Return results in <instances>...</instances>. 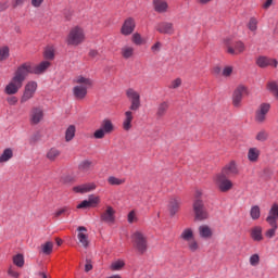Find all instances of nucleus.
Listing matches in <instances>:
<instances>
[{"label": "nucleus", "instance_id": "obj_1", "mask_svg": "<svg viewBox=\"0 0 278 278\" xmlns=\"http://www.w3.org/2000/svg\"><path fill=\"white\" fill-rule=\"evenodd\" d=\"M28 68L23 65L18 66L14 72L13 77L9 81V84L4 87V94L14 96L18 94V90L23 88V84L27 79Z\"/></svg>", "mask_w": 278, "mask_h": 278}, {"label": "nucleus", "instance_id": "obj_2", "mask_svg": "<svg viewBox=\"0 0 278 278\" xmlns=\"http://www.w3.org/2000/svg\"><path fill=\"white\" fill-rule=\"evenodd\" d=\"M75 86L73 87V96L76 101H84L88 97V89L92 88V79L84 76L76 77Z\"/></svg>", "mask_w": 278, "mask_h": 278}, {"label": "nucleus", "instance_id": "obj_3", "mask_svg": "<svg viewBox=\"0 0 278 278\" xmlns=\"http://www.w3.org/2000/svg\"><path fill=\"white\" fill-rule=\"evenodd\" d=\"M130 240L132 249H135V251L139 253V255H144V253L149 251V238L143 231H134L130 236Z\"/></svg>", "mask_w": 278, "mask_h": 278}, {"label": "nucleus", "instance_id": "obj_4", "mask_svg": "<svg viewBox=\"0 0 278 278\" xmlns=\"http://www.w3.org/2000/svg\"><path fill=\"white\" fill-rule=\"evenodd\" d=\"M199 197H201V192L197 191L195 193L197 199L193 201L192 207H193L194 220L199 223H203V220H207V218H210V212H207V207H205V203Z\"/></svg>", "mask_w": 278, "mask_h": 278}, {"label": "nucleus", "instance_id": "obj_5", "mask_svg": "<svg viewBox=\"0 0 278 278\" xmlns=\"http://www.w3.org/2000/svg\"><path fill=\"white\" fill-rule=\"evenodd\" d=\"M83 42H86V30L81 26L72 27L66 37L68 47H79Z\"/></svg>", "mask_w": 278, "mask_h": 278}, {"label": "nucleus", "instance_id": "obj_6", "mask_svg": "<svg viewBox=\"0 0 278 278\" xmlns=\"http://www.w3.org/2000/svg\"><path fill=\"white\" fill-rule=\"evenodd\" d=\"M126 97L130 101L129 110H131V112H138L142 105L140 101V92L134 88H128L126 90Z\"/></svg>", "mask_w": 278, "mask_h": 278}, {"label": "nucleus", "instance_id": "obj_7", "mask_svg": "<svg viewBox=\"0 0 278 278\" xmlns=\"http://www.w3.org/2000/svg\"><path fill=\"white\" fill-rule=\"evenodd\" d=\"M38 90V83L30 80L28 81L25 87L23 94L21 97V103H27L30 99H34L36 91Z\"/></svg>", "mask_w": 278, "mask_h": 278}, {"label": "nucleus", "instance_id": "obj_8", "mask_svg": "<svg viewBox=\"0 0 278 278\" xmlns=\"http://www.w3.org/2000/svg\"><path fill=\"white\" fill-rule=\"evenodd\" d=\"M269 112H270V103H266V102L261 103L255 111L254 121L260 125L266 123V117L268 116Z\"/></svg>", "mask_w": 278, "mask_h": 278}, {"label": "nucleus", "instance_id": "obj_9", "mask_svg": "<svg viewBox=\"0 0 278 278\" xmlns=\"http://www.w3.org/2000/svg\"><path fill=\"white\" fill-rule=\"evenodd\" d=\"M20 66H26L28 68L27 76L28 75H42L47 68L51 66V63L49 61H42L40 64L37 66H33L31 63L26 62L21 64Z\"/></svg>", "mask_w": 278, "mask_h": 278}, {"label": "nucleus", "instance_id": "obj_10", "mask_svg": "<svg viewBox=\"0 0 278 278\" xmlns=\"http://www.w3.org/2000/svg\"><path fill=\"white\" fill-rule=\"evenodd\" d=\"M215 184L220 192H229L233 188V182L226 175L218 174L215 177Z\"/></svg>", "mask_w": 278, "mask_h": 278}, {"label": "nucleus", "instance_id": "obj_11", "mask_svg": "<svg viewBox=\"0 0 278 278\" xmlns=\"http://www.w3.org/2000/svg\"><path fill=\"white\" fill-rule=\"evenodd\" d=\"M112 131H114V124H112L110 119H104L101 124V128L94 131L93 138L101 140L105 138V134H112Z\"/></svg>", "mask_w": 278, "mask_h": 278}, {"label": "nucleus", "instance_id": "obj_12", "mask_svg": "<svg viewBox=\"0 0 278 278\" xmlns=\"http://www.w3.org/2000/svg\"><path fill=\"white\" fill-rule=\"evenodd\" d=\"M100 220L106 223V225H114V223H116V210L111 205H108L100 214Z\"/></svg>", "mask_w": 278, "mask_h": 278}, {"label": "nucleus", "instance_id": "obj_13", "mask_svg": "<svg viewBox=\"0 0 278 278\" xmlns=\"http://www.w3.org/2000/svg\"><path fill=\"white\" fill-rule=\"evenodd\" d=\"M248 90L244 87V85H239L233 93H232V105L235 108H240L242 105V99H244V96L247 94Z\"/></svg>", "mask_w": 278, "mask_h": 278}, {"label": "nucleus", "instance_id": "obj_14", "mask_svg": "<svg viewBox=\"0 0 278 278\" xmlns=\"http://www.w3.org/2000/svg\"><path fill=\"white\" fill-rule=\"evenodd\" d=\"M159 34H166L167 36H173L175 34V25L170 22H161L155 27Z\"/></svg>", "mask_w": 278, "mask_h": 278}, {"label": "nucleus", "instance_id": "obj_15", "mask_svg": "<svg viewBox=\"0 0 278 278\" xmlns=\"http://www.w3.org/2000/svg\"><path fill=\"white\" fill-rule=\"evenodd\" d=\"M77 231H78L77 239L79 244H81L84 249H88L90 244V240L88 239V228L80 226L77 228Z\"/></svg>", "mask_w": 278, "mask_h": 278}, {"label": "nucleus", "instance_id": "obj_16", "mask_svg": "<svg viewBox=\"0 0 278 278\" xmlns=\"http://www.w3.org/2000/svg\"><path fill=\"white\" fill-rule=\"evenodd\" d=\"M256 64L260 68H266L267 66H273V68H277L278 61L276 59H270L267 56H258L256 60Z\"/></svg>", "mask_w": 278, "mask_h": 278}, {"label": "nucleus", "instance_id": "obj_17", "mask_svg": "<svg viewBox=\"0 0 278 278\" xmlns=\"http://www.w3.org/2000/svg\"><path fill=\"white\" fill-rule=\"evenodd\" d=\"M134 29H136V21L129 17L124 22L121 28V34H123V36H131V34H134Z\"/></svg>", "mask_w": 278, "mask_h": 278}, {"label": "nucleus", "instance_id": "obj_18", "mask_svg": "<svg viewBox=\"0 0 278 278\" xmlns=\"http://www.w3.org/2000/svg\"><path fill=\"white\" fill-rule=\"evenodd\" d=\"M239 173L240 170H238V165H236V162L231 161L222 169L220 175H225L226 177H236Z\"/></svg>", "mask_w": 278, "mask_h": 278}, {"label": "nucleus", "instance_id": "obj_19", "mask_svg": "<svg viewBox=\"0 0 278 278\" xmlns=\"http://www.w3.org/2000/svg\"><path fill=\"white\" fill-rule=\"evenodd\" d=\"M97 190V184L94 182H87L84 185H79L73 188V191L79 194H86L88 192H93Z\"/></svg>", "mask_w": 278, "mask_h": 278}, {"label": "nucleus", "instance_id": "obj_20", "mask_svg": "<svg viewBox=\"0 0 278 278\" xmlns=\"http://www.w3.org/2000/svg\"><path fill=\"white\" fill-rule=\"evenodd\" d=\"M45 118V112L40 108H33L30 111L31 125H38Z\"/></svg>", "mask_w": 278, "mask_h": 278}, {"label": "nucleus", "instance_id": "obj_21", "mask_svg": "<svg viewBox=\"0 0 278 278\" xmlns=\"http://www.w3.org/2000/svg\"><path fill=\"white\" fill-rule=\"evenodd\" d=\"M277 220H278V204L274 203L268 212V216L266 217V223L275 227V225H277Z\"/></svg>", "mask_w": 278, "mask_h": 278}, {"label": "nucleus", "instance_id": "obj_22", "mask_svg": "<svg viewBox=\"0 0 278 278\" xmlns=\"http://www.w3.org/2000/svg\"><path fill=\"white\" fill-rule=\"evenodd\" d=\"M244 49H247L244 42L236 41L233 43V47L227 46V53H229L230 55H239V53H244Z\"/></svg>", "mask_w": 278, "mask_h": 278}, {"label": "nucleus", "instance_id": "obj_23", "mask_svg": "<svg viewBox=\"0 0 278 278\" xmlns=\"http://www.w3.org/2000/svg\"><path fill=\"white\" fill-rule=\"evenodd\" d=\"M179 207H181V199L180 198H172L168 202L167 210L170 216H175L177 212H179Z\"/></svg>", "mask_w": 278, "mask_h": 278}, {"label": "nucleus", "instance_id": "obj_24", "mask_svg": "<svg viewBox=\"0 0 278 278\" xmlns=\"http://www.w3.org/2000/svg\"><path fill=\"white\" fill-rule=\"evenodd\" d=\"M198 233L200 238H203V240H210L212 236H214V231L208 225H201L198 228Z\"/></svg>", "mask_w": 278, "mask_h": 278}, {"label": "nucleus", "instance_id": "obj_25", "mask_svg": "<svg viewBox=\"0 0 278 278\" xmlns=\"http://www.w3.org/2000/svg\"><path fill=\"white\" fill-rule=\"evenodd\" d=\"M262 226H254L250 230V237L254 242H262L264 240V235H262Z\"/></svg>", "mask_w": 278, "mask_h": 278}, {"label": "nucleus", "instance_id": "obj_26", "mask_svg": "<svg viewBox=\"0 0 278 278\" xmlns=\"http://www.w3.org/2000/svg\"><path fill=\"white\" fill-rule=\"evenodd\" d=\"M153 5L155 12H159V14L168 12V2L166 0H153Z\"/></svg>", "mask_w": 278, "mask_h": 278}, {"label": "nucleus", "instance_id": "obj_27", "mask_svg": "<svg viewBox=\"0 0 278 278\" xmlns=\"http://www.w3.org/2000/svg\"><path fill=\"white\" fill-rule=\"evenodd\" d=\"M14 157V150L12 148H5L0 155V164H5Z\"/></svg>", "mask_w": 278, "mask_h": 278}, {"label": "nucleus", "instance_id": "obj_28", "mask_svg": "<svg viewBox=\"0 0 278 278\" xmlns=\"http://www.w3.org/2000/svg\"><path fill=\"white\" fill-rule=\"evenodd\" d=\"M266 90L273 94L274 99L278 101V83L277 80H269L266 84Z\"/></svg>", "mask_w": 278, "mask_h": 278}, {"label": "nucleus", "instance_id": "obj_29", "mask_svg": "<svg viewBox=\"0 0 278 278\" xmlns=\"http://www.w3.org/2000/svg\"><path fill=\"white\" fill-rule=\"evenodd\" d=\"M136 49L132 46H124L121 49V55L124 60H129L134 56Z\"/></svg>", "mask_w": 278, "mask_h": 278}, {"label": "nucleus", "instance_id": "obj_30", "mask_svg": "<svg viewBox=\"0 0 278 278\" xmlns=\"http://www.w3.org/2000/svg\"><path fill=\"white\" fill-rule=\"evenodd\" d=\"M131 121H134V113L131 111H126L123 122V128L125 131H129V129H131Z\"/></svg>", "mask_w": 278, "mask_h": 278}, {"label": "nucleus", "instance_id": "obj_31", "mask_svg": "<svg viewBox=\"0 0 278 278\" xmlns=\"http://www.w3.org/2000/svg\"><path fill=\"white\" fill-rule=\"evenodd\" d=\"M187 249L190 253H197V251H201V244H199L197 238L193 237V239L187 241Z\"/></svg>", "mask_w": 278, "mask_h": 278}, {"label": "nucleus", "instance_id": "obj_32", "mask_svg": "<svg viewBox=\"0 0 278 278\" xmlns=\"http://www.w3.org/2000/svg\"><path fill=\"white\" fill-rule=\"evenodd\" d=\"M94 166V163L90 160H84L78 164L79 173H89L90 168Z\"/></svg>", "mask_w": 278, "mask_h": 278}, {"label": "nucleus", "instance_id": "obj_33", "mask_svg": "<svg viewBox=\"0 0 278 278\" xmlns=\"http://www.w3.org/2000/svg\"><path fill=\"white\" fill-rule=\"evenodd\" d=\"M192 239H194V230L192 228H185L180 233V240L189 242Z\"/></svg>", "mask_w": 278, "mask_h": 278}, {"label": "nucleus", "instance_id": "obj_34", "mask_svg": "<svg viewBox=\"0 0 278 278\" xmlns=\"http://www.w3.org/2000/svg\"><path fill=\"white\" fill-rule=\"evenodd\" d=\"M168 102H161L156 109L157 118H164V116H166V112H168Z\"/></svg>", "mask_w": 278, "mask_h": 278}, {"label": "nucleus", "instance_id": "obj_35", "mask_svg": "<svg viewBox=\"0 0 278 278\" xmlns=\"http://www.w3.org/2000/svg\"><path fill=\"white\" fill-rule=\"evenodd\" d=\"M248 160L250 162H257V160H260V150L257 148H250L248 151Z\"/></svg>", "mask_w": 278, "mask_h": 278}, {"label": "nucleus", "instance_id": "obj_36", "mask_svg": "<svg viewBox=\"0 0 278 278\" xmlns=\"http://www.w3.org/2000/svg\"><path fill=\"white\" fill-rule=\"evenodd\" d=\"M41 253H43V255H51V253H53V242L47 241L41 244Z\"/></svg>", "mask_w": 278, "mask_h": 278}, {"label": "nucleus", "instance_id": "obj_37", "mask_svg": "<svg viewBox=\"0 0 278 278\" xmlns=\"http://www.w3.org/2000/svg\"><path fill=\"white\" fill-rule=\"evenodd\" d=\"M250 216L252 220H258L260 216H262V211L257 205H254L250 210Z\"/></svg>", "mask_w": 278, "mask_h": 278}, {"label": "nucleus", "instance_id": "obj_38", "mask_svg": "<svg viewBox=\"0 0 278 278\" xmlns=\"http://www.w3.org/2000/svg\"><path fill=\"white\" fill-rule=\"evenodd\" d=\"M108 184H110V186H123V184H125V178H117L115 176H110L108 178Z\"/></svg>", "mask_w": 278, "mask_h": 278}, {"label": "nucleus", "instance_id": "obj_39", "mask_svg": "<svg viewBox=\"0 0 278 278\" xmlns=\"http://www.w3.org/2000/svg\"><path fill=\"white\" fill-rule=\"evenodd\" d=\"M47 157L50 160V162H55L58 157H60V150L52 148L48 151Z\"/></svg>", "mask_w": 278, "mask_h": 278}, {"label": "nucleus", "instance_id": "obj_40", "mask_svg": "<svg viewBox=\"0 0 278 278\" xmlns=\"http://www.w3.org/2000/svg\"><path fill=\"white\" fill-rule=\"evenodd\" d=\"M10 58V47L3 46L0 48V62H4Z\"/></svg>", "mask_w": 278, "mask_h": 278}, {"label": "nucleus", "instance_id": "obj_41", "mask_svg": "<svg viewBox=\"0 0 278 278\" xmlns=\"http://www.w3.org/2000/svg\"><path fill=\"white\" fill-rule=\"evenodd\" d=\"M13 264H15V266H18V268H23V266H25V257H23L22 254H17L13 257Z\"/></svg>", "mask_w": 278, "mask_h": 278}, {"label": "nucleus", "instance_id": "obj_42", "mask_svg": "<svg viewBox=\"0 0 278 278\" xmlns=\"http://www.w3.org/2000/svg\"><path fill=\"white\" fill-rule=\"evenodd\" d=\"M75 131H76L75 125L68 126V128L65 131V139L73 140V138H75Z\"/></svg>", "mask_w": 278, "mask_h": 278}, {"label": "nucleus", "instance_id": "obj_43", "mask_svg": "<svg viewBox=\"0 0 278 278\" xmlns=\"http://www.w3.org/2000/svg\"><path fill=\"white\" fill-rule=\"evenodd\" d=\"M88 201L91 207H97L99 203H101V198H99V195H89Z\"/></svg>", "mask_w": 278, "mask_h": 278}, {"label": "nucleus", "instance_id": "obj_44", "mask_svg": "<svg viewBox=\"0 0 278 278\" xmlns=\"http://www.w3.org/2000/svg\"><path fill=\"white\" fill-rule=\"evenodd\" d=\"M132 42L134 45H137V47H140V45H144V39H142V36L138 33H135L132 35Z\"/></svg>", "mask_w": 278, "mask_h": 278}, {"label": "nucleus", "instance_id": "obj_45", "mask_svg": "<svg viewBox=\"0 0 278 278\" xmlns=\"http://www.w3.org/2000/svg\"><path fill=\"white\" fill-rule=\"evenodd\" d=\"M248 27L250 31H257V18L251 17Z\"/></svg>", "mask_w": 278, "mask_h": 278}, {"label": "nucleus", "instance_id": "obj_46", "mask_svg": "<svg viewBox=\"0 0 278 278\" xmlns=\"http://www.w3.org/2000/svg\"><path fill=\"white\" fill-rule=\"evenodd\" d=\"M271 228L268 229L266 232H265V236L266 238H275V233L277 232V229H278V226L277 224H275V226L273 225H269Z\"/></svg>", "mask_w": 278, "mask_h": 278}, {"label": "nucleus", "instance_id": "obj_47", "mask_svg": "<svg viewBox=\"0 0 278 278\" xmlns=\"http://www.w3.org/2000/svg\"><path fill=\"white\" fill-rule=\"evenodd\" d=\"M125 266L124 261H115L111 264V270H121Z\"/></svg>", "mask_w": 278, "mask_h": 278}, {"label": "nucleus", "instance_id": "obj_48", "mask_svg": "<svg viewBox=\"0 0 278 278\" xmlns=\"http://www.w3.org/2000/svg\"><path fill=\"white\" fill-rule=\"evenodd\" d=\"M268 138H270V136L268 135V131H266V130H260L256 134V140H268Z\"/></svg>", "mask_w": 278, "mask_h": 278}, {"label": "nucleus", "instance_id": "obj_49", "mask_svg": "<svg viewBox=\"0 0 278 278\" xmlns=\"http://www.w3.org/2000/svg\"><path fill=\"white\" fill-rule=\"evenodd\" d=\"M62 214H71V207L64 206V207L60 208L59 211H56L54 213V216L58 218V217L62 216Z\"/></svg>", "mask_w": 278, "mask_h": 278}, {"label": "nucleus", "instance_id": "obj_50", "mask_svg": "<svg viewBox=\"0 0 278 278\" xmlns=\"http://www.w3.org/2000/svg\"><path fill=\"white\" fill-rule=\"evenodd\" d=\"M181 84H182L181 78H176V79H174V80L170 83L169 88H170L172 90H177V88H179V87L181 86Z\"/></svg>", "mask_w": 278, "mask_h": 278}, {"label": "nucleus", "instance_id": "obj_51", "mask_svg": "<svg viewBox=\"0 0 278 278\" xmlns=\"http://www.w3.org/2000/svg\"><path fill=\"white\" fill-rule=\"evenodd\" d=\"M45 58H46V60H53V58H55V52L53 51V48L46 49Z\"/></svg>", "mask_w": 278, "mask_h": 278}, {"label": "nucleus", "instance_id": "obj_52", "mask_svg": "<svg viewBox=\"0 0 278 278\" xmlns=\"http://www.w3.org/2000/svg\"><path fill=\"white\" fill-rule=\"evenodd\" d=\"M231 73H233V66H225L222 75L223 77H231Z\"/></svg>", "mask_w": 278, "mask_h": 278}, {"label": "nucleus", "instance_id": "obj_53", "mask_svg": "<svg viewBox=\"0 0 278 278\" xmlns=\"http://www.w3.org/2000/svg\"><path fill=\"white\" fill-rule=\"evenodd\" d=\"M250 264L252 266H258L260 265V255L258 254H253L250 256Z\"/></svg>", "mask_w": 278, "mask_h": 278}, {"label": "nucleus", "instance_id": "obj_54", "mask_svg": "<svg viewBox=\"0 0 278 278\" xmlns=\"http://www.w3.org/2000/svg\"><path fill=\"white\" fill-rule=\"evenodd\" d=\"M151 51L154 54L160 53V51H162V42L156 41L152 47H151Z\"/></svg>", "mask_w": 278, "mask_h": 278}, {"label": "nucleus", "instance_id": "obj_55", "mask_svg": "<svg viewBox=\"0 0 278 278\" xmlns=\"http://www.w3.org/2000/svg\"><path fill=\"white\" fill-rule=\"evenodd\" d=\"M62 184H73L75 181V177L71 175H64L61 177Z\"/></svg>", "mask_w": 278, "mask_h": 278}, {"label": "nucleus", "instance_id": "obj_56", "mask_svg": "<svg viewBox=\"0 0 278 278\" xmlns=\"http://www.w3.org/2000/svg\"><path fill=\"white\" fill-rule=\"evenodd\" d=\"M7 103L10 105H16V103H18V98H16V96H9L7 98Z\"/></svg>", "mask_w": 278, "mask_h": 278}, {"label": "nucleus", "instance_id": "obj_57", "mask_svg": "<svg viewBox=\"0 0 278 278\" xmlns=\"http://www.w3.org/2000/svg\"><path fill=\"white\" fill-rule=\"evenodd\" d=\"M87 207H91L89 200H84L80 204L77 205V210H86Z\"/></svg>", "mask_w": 278, "mask_h": 278}, {"label": "nucleus", "instance_id": "obj_58", "mask_svg": "<svg viewBox=\"0 0 278 278\" xmlns=\"http://www.w3.org/2000/svg\"><path fill=\"white\" fill-rule=\"evenodd\" d=\"M275 4V0H265L262 4L263 10H270L271 5Z\"/></svg>", "mask_w": 278, "mask_h": 278}, {"label": "nucleus", "instance_id": "obj_59", "mask_svg": "<svg viewBox=\"0 0 278 278\" xmlns=\"http://www.w3.org/2000/svg\"><path fill=\"white\" fill-rule=\"evenodd\" d=\"M8 275H10V277H13V278L21 277V274H18V271H15L12 267L9 268Z\"/></svg>", "mask_w": 278, "mask_h": 278}, {"label": "nucleus", "instance_id": "obj_60", "mask_svg": "<svg viewBox=\"0 0 278 278\" xmlns=\"http://www.w3.org/2000/svg\"><path fill=\"white\" fill-rule=\"evenodd\" d=\"M30 3L33 8H40L45 3V0H31Z\"/></svg>", "mask_w": 278, "mask_h": 278}, {"label": "nucleus", "instance_id": "obj_61", "mask_svg": "<svg viewBox=\"0 0 278 278\" xmlns=\"http://www.w3.org/2000/svg\"><path fill=\"white\" fill-rule=\"evenodd\" d=\"M89 58H91L92 60H99V51L90 50L89 51Z\"/></svg>", "mask_w": 278, "mask_h": 278}, {"label": "nucleus", "instance_id": "obj_62", "mask_svg": "<svg viewBox=\"0 0 278 278\" xmlns=\"http://www.w3.org/2000/svg\"><path fill=\"white\" fill-rule=\"evenodd\" d=\"M8 8H10V4L8 3V1L0 2V12H5Z\"/></svg>", "mask_w": 278, "mask_h": 278}, {"label": "nucleus", "instance_id": "obj_63", "mask_svg": "<svg viewBox=\"0 0 278 278\" xmlns=\"http://www.w3.org/2000/svg\"><path fill=\"white\" fill-rule=\"evenodd\" d=\"M136 220V212L131 211L128 214V223H134Z\"/></svg>", "mask_w": 278, "mask_h": 278}, {"label": "nucleus", "instance_id": "obj_64", "mask_svg": "<svg viewBox=\"0 0 278 278\" xmlns=\"http://www.w3.org/2000/svg\"><path fill=\"white\" fill-rule=\"evenodd\" d=\"M85 270L86 273H90V270H92V264L90 263V261H87L85 265Z\"/></svg>", "mask_w": 278, "mask_h": 278}]
</instances>
